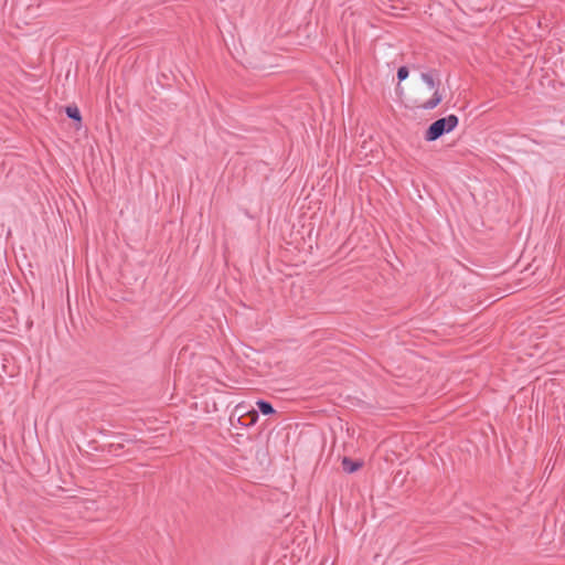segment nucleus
I'll use <instances>...</instances> for the list:
<instances>
[{
  "label": "nucleus",
  "mask_w": 565,
  "mask_h": 565,
  "mask_svg": "<svg viewBox=\"0 0 565 565\" xmlns=\"http://www.w3.org/2000/svg\"><path fill=\"white\" fill-rule=\"evenodd\" d=\"M459 122L456 115H448L447 117L435 120L426 130L425 139L427 141H435L443 135L452 131Z\"/></svg>",
  "instance_id": "obj_1"
},
{
  "label": "nucleus",
  "mask_w": 565,
  "mask_h": 565,
  "mask_svg": "<svg viewBox=\"0 0 565 565\" xmlns=\"http://www.w3.org/2000/svg\"><path fill=\"white\" fill-rule=\"evenodd\" d=\"M109 438H111V440H108V452H114L115 456H118V450L125 447L122 438L119 435L108 434V439Z\"/></svg>",
  "instance_id": "obj_2"
},
{
  "label": "nucleus",
  "mask_w": 565,
  "mask_h": 565,
  "mask_svg": "<svg viewBox=\"0 0 565 565\" xmlns=\"http://www.w3.org/2000/svg\"><path fill=\"white\" fill-rule=\"evenodd\" d=\"M361 467H362L361 461H354L348 457H344L342 459V468L347 473H353V472L358 471Z\"/></svg>",
  "instance_id": "obj_3"
},
{
  "label": "nucleus",
  "mask_w": 565,
  "mask_h": 565,
  "mask_svg": "<svg viewBox=\"0 0 565 565\" xmlns=\"http://www.w3.org/2000/svg\"><path fill=\"white\" fill-rule=\"evenodd\" d=\"M443 100V96L440 95V93L436 89L434 92V95L430 99L426 100L422 107L424 109H434L435 107H437Z\"/></svg>",
  "instance_id": "obj_4"
},
{
  "label": "nucleus",
  "mask_w": 565,
  "mask_h": 565,
  "mask_svg": "<svg viewBox=\"0 0 565 565\" xmlns=\"http://www.w3.org/2000/svg\"><path fill=\"white\" fill-rule=\"evenodd\" d=\"M256 405H257L259 412L264 415H271L275 413L273 405L267 401L258 399L256 402Z\"/></svg>",
  "instance_id": "obj_5"
},
{
  "label": "nucleus",
  "mask_w": 565,
  "mask_h": 565,
  "mask_svg": "<svg viewBox=\"0 0 565 565\" xmlns=\"http://www.w3.org/2000/svg\"><path fill=\"white\" fill-rule=\"evenodd\" d=\"M65 111H66V115H67L71 119H73V120L77 121L78 124H81V121H82V116H81V111H79V109H78V107H77V106H75V105H70V106H67V107L65 108Z\"/></svg>",
  "instance_id": "obj_6"
},
{
  "label": "nucleus",
  "mask_w": 565,
  "mask_h": 565,
  "mask_svg": "<svg viewBox=\"0 0 565 565\" xmlns=\"http://www.w3.org/2000/svg\"><path fill=\"white\" fill-rule=\"evenodd\" d=\"M423 82L430 88V89H435L436 86H437V83L435 82L434 79V76L433 74L430 73H422L420 75Z\"/></svg>",
  "instance_id": "obj_7"
},
{
  "label": "nucleus",
  "mask_w": 565,
  "mask_h": 565,
  "mask_svg": "<svg viewBox=\"0 0 565 565\" xmlns=\"http://www.w3.org/2000/svg\"><path fill=\"white\" fill-rule=\"evenodd\" d=\"M246 416L249 417V423L245 424L246 426L254 425L258 419V412L257 411H248L246 412Z\"/></svg>",
  "instance_id": "obj_8"
},
{
  "label": "nucleus",
  "mask_w": 565,
  "mask_h": 565,
  "mask_svg": "<svg viewBox=\"0 0 565 565\" xmlns=\"http://www.w3.org/2000/svg\"><path fill=\"white\" fill-rule=\"evenodd\" d=\"M408 68L406 66H401L398 70H397V78L399 82L404 81L407 78L408 76Z\"/></svg>",
  "instance_id": "obj_9"
},
{
  "label": "nucleus",
  "mask_w": 565,
  "mask_h": 565,
  "mask_svg": "<svg viewBox=\"0 0 565 565\" xmlns=\"http://www.w3.org/2000/svg\"><path fill=\"white\" fill-rule=\"evenodd\" d=\"M87 276H88V279L90 280V279H92V277H90V273H89V271L87 273Z\"/></svg>",
  "instance_id": "obj_10"
}]
</instances>
